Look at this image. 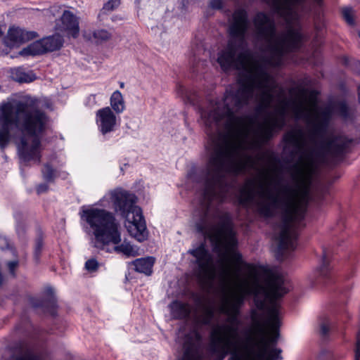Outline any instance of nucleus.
Returning <instances> with one entry per match:
<instances>
[{
	"instance_id": "35",
	"label": "nucleus",
	"mask_w": 360,
	"mask_h": 360,
	"mask_svg": "<svg viewBox=\"0 0 360 360\" xmlns=\"http://www.w3.org/2000/svg\"><path fill=\"white\" fill-rule=\"evenodd\" d=\"M354 353V360H360V329L356 333V341Z\"/></svg>"
},
{
	"instance_id": "37",
	"label": "nucleus",
	"mask_w": 360,
	"mask_h": 360,
	"mask_svg": "<svg viewBox=\"0 0 360 360\" xmlns=\"http://www.w3.org/2000/svg\"><path fill=\"white\" fill-rule=\"evenodd\" d=\"M330 331V326L328 323H322L320 327V333L323 337H326Z\"/></svg>"
},
{
	"instance_id": "20",
	"label": "nucleus",
	"mask_w": 360,
	"mask_h": 360,
	"mask_svg": "<svg viewBox=\"0 0 360 360\" xmlns=\"http://www.w3.org/2000/svg\"><path fill=\"white\" fill-rule=\"evenodd\" d=\"M182 360H202L197 347L191 340L184 343Z\"/></svg>"
},
{
	"instance_id": "39",
	"label": "nucleus",
	"mask_w": 360,
	"mask_h": 360,
	"mask_svg": "<svg viewBox=\"0 0 360 360\" xmlns=\"http://www.w3.org/2000/svg\"><path fill=\"white\" fill-rule=\"evenodd\" d=\"M86 105L90 107L97 105L96 94H91L87 98Z\"/></svg>"
},
{
	"instance_id": "38",
	"label": "nucleus",
	"mask_w": 360,
	"mask_h": 360,
	"mask_svg": "<svg viewBox=\"0 0 360 360\" xmlns=\"http://www.w3.org/2000/svg\"><path fill=\"white\" fill-rule=\"evenodd\" d=\"M48 190L49 186L46 182L39 184L36 188L38 195L46 193Z\"/></svg>"
},
{
	"instance_id": "13",
	"label": "nucleus",
	"mask_w": 360,
	"mask_h": 360,
	"mask_svg": "<svg viewBox=\"0 0 360 360\" xmlns=\"http://www.w3.org/2000/svg\"><path fill=\"white\" fill-rule=\"evenodd\" d=\"M34 37H35L34 32H27L18 27L12 26L9 27L4 37V44L10 49L18 48Z\"/></svg>"
},
{
	"instance_id": "41",
	"label": "nucleus",
	"mask_w": 360,
	"mask_h": 360,
	"mask_svg": "<svg viewBox=\"0 0 360 360\" xmlns=\"http://www.w3.org/2000/svg\"><path fill=\"white\" fill-rule=\"evenodd\" d=\"M8 241L6 237L0 236V248L4 250L8 248Z\"/></svg>"
},
{
	"instance_id": "24",
	"label": "nucleus",
	"mask_w": 360,
	"mask_h": 360,
	"mask_svg": "<svg viewBox=\"0 0 360 360\" xmlns=\"http://www.w3.org/2000/svg\"><path fill=\"white\" fill-rule=\"evenodd\" d=\"M238 314H239V309H238V307L235 310V314L231 315L229 318V322L231 323V325L229 326H231V327H232L233 328H236V330H238L237 326L240 323V321H239V319L238 318ZM225 326H227L226 325H225ZM236 333H237V331L232 332V331L222 330V331L219 332V335L223 336L222 334L235 335Z\"/></svg>"
},
{
	"instance_id": "11",
	"label": "nucleus",
	"mask_w": 360,
	"mask_h": 360,
	"mask_svg": "<svg viewBox=\"0 0 360 360\" xmlns=\"http://www.w3.org/2000/svg\"><path fill=\"white\" fill-rule=\"evenodd\" d=\"M96 122L98 131L104 136L115 131L118 125L117 118L110 107H105L97 110Z\"/></svg>"
},
{
	"instance_id": "23",
	"label": "nucleus",
	"mask_w": 360,
	"mask_h": 360,
	"mask_svg": "<svg viewBox=\"0 0 360 360\" xmlns=\"http://www.w3.org/2000/svg\"><path fill=\"white\" fill-rule=\"evenodd\" d=\"M15 220V231L18 236H23L26 233V225L22 220V214L20 212H16L13 214Z\"/></svg>"
},
{
	"instance_id": "16",
	"label": "nucleus",
	"mask_w": 360,
	"mask_h": 360,
	"mask_svg": "<svg viewBox=\"0 0 360 360\" xmlns=\"http://www.w3.org/2000/svg\"><path fill=\"white\" fill-rule=\"evenodd\" d=\"M170 313L174 320L188 319L191 313V305L188 302L175 300L169 304Z\"/></svg>"
},
{
	"instance_id": "32",
	"label": "nucleus",
	"mask_w": 360,
	"mask_h": 360,
	"mask_svg": "<svg viewBox=\"0 0 360 360\" xmlns=\"http://www.w3.org/2000/svg\"><path fill=\"white\" fill-rule=\"evenodd\" d=\"M278 239L296 242V240H297V233H292V232H285V231H281Z\"/></svg>"
},
{
	"instance_id": "21",
	"label": "nucleus",
	"mask_w": 360,
	"mask_h": 360,
	"mask_svg": "<svg viewBox=\"0 0 360 360\" xmlns=\"http://www.w3.org/2000/svg\"><path fill=\"white\" fill-rule=\"evenodd\" d=\"M110 106L117 114L122 113L125 109V103L122 93L117 90L114 91L110 99Z\"/></svg>"
},
{
	"instance_id": "3",
	"label": "nucleus",
	"mask_w": 360,
	"mask_h": 360,
	"mask_svg": "<svg viewBox=\"0 0 360 360\" xmlns=\"http://www.w3.org/2000/svg\"><path fill=\"white\" fill-rule=\"evenodd\" d=\"M257 183L258 181H245ZM274 183V191L266 190L267 202L258 204L260 215L270 218L274 210H281V231L292 232V225L302 221L310 202L321 207L329 204L333 198V181H260Z\"/></svg>"
},
{
	"instance_id": "26",
	"label": "nucleus",
	"mask_w": 360,
	"mask_h": 360,
	"mask_svg": "<svg viewBox=\"0 0 360 360\" xmlns=\"http://www.w3.org/2000/svg\"><path fill=\"white\" fill-rule=\"evenodd\" d=\"M295 241H288L278 239L277 257H278L280 255H282L283 252L289 248L294 250L295 248Z\"/></svg>"
},
{
	"instance_id": "6",
	"label": "nucleus",
	"mask_w": 360,
	"mask_h": 360,
	"mask_svg": "<svg viewBox=\"0 0 360 360\" xmlns=\"http://www.w3.org/2000/svg\"><path fill=\"white\" fill-rule=\"evenodd\" d=\"M110 199L115 212L134 225L136 230L134 237L139 242L147 240L146 221L141 209L135 205L136 196L127 191L115 189L111 192Z\"/></svg>"
},
{
	"instance_id": "29",
	"label": "nucleus",
	"mask_w": 360,
	"mask_h": 360,
	"mask_svg": "<svg viewBox=\"0 0 360 360\" xmlns=\"http://www.w3.org/2000/svg\"><path fill=\"white\" fill-rule=\"evenodd\" d=\"M342 14L344 19L349 25L354 24V10L352 8H343L342 10Z\"/></svg>"
},
{
	"instance_id": "17",
	"label": "nucleus",
	"mask_w": 360,
	"mask_h": 360,
	"mask_svg": "<svg viewBox=\"0 0 360 360\" xmlns=\"http://www.w3.org/2000/svg\"><path fill=\"white\" fill-rule=\"evenodd\" d=\"M11 78L18 83H30L37 78L35 74L32 70H27L22 67L11 68Z\"/></svg>"
},
{
	"instance_id": "28",
	"label": "nucleus",
	"mask_w": 360,
	"mask_h": 360,
	"mask_svg": "<svg viewBox=\"0 0 360 360\" xmlns=\"http://www.w3.org/2000/svg\"><path fill=\"white\" fill-rule=\"evenodd\" d=\"M115 249L116 251L122 252L128 257L136 255L133 246L130 243H122L121 245L116 246Z\"/></svg>"
},
{
	"instance_id": "33",
	"label": "nucleus",
	"mask_w": 360,
	"mask_h": 360,
	"mask_svg": "<svg viewBox=\"0 0 360 360\" xmlns=\"http://www.w3.org/2000/svg\"><path fill=\"white\" fill-rule=\"evenodd\" d=\"M9 274L13 277L16 276V269L19 266L18 260L9 261L6 263Z\"/></svg>"
},
{
	"instance_id": "34",
	"label": "nucleus",
	"mask_w": 360,
	"mask_h": 360,
	"mask_svg": "<svg viewBox=\"0 0 360 360\" xmlns=\"http://www.w3.org/2000/svg\"><path fill=\"white\" fill-rule=\"evenodd\" d=\"M13 360H41V359L38 355L27 351L25 355L17 356Z\"/></svg>"
},
{
	"instance_id": "44",
	"label": "nucleus",
	"mask_w": 360,
	"mask_h": 360,
	"mask_svg": "<svg viewBox=\"0 0 360 360\" xmlns=\"http://www.w3.org/2000/svg\"><path fill=\"white\" fill-rule=\"evenodd\" d=\"M238 304L240 305L243 304V299L242 297H240L238 299Z\"/></svg>"
},
{
	"instance_id": "10",
	"label": "nucleus",
	"mask_w": 360,
	"mask_h": 360,
	"mask_svg": "<svg viewBox=\"0 0 360 360\" xmlns=\"http://www.w3.org/2000/svg\"><path fill=\"white\" fill-rule=\"evenodd\" d=\"M204 188L202 193L203 202L210 206L214 200L224 203L227 200L228 191L222 187L225 181H204Z\"/></svg>"
},
{
	"instance_id": "12",
	"label": "nucleus",
	"mask_w": 360,
	"mask_h": 360,
	"mask_svg": "<svg viewBox=\"0 0 360 360\" xmlns=\"http://www.w3.org/2000/svg\"><path fill=\"white\" fill-rule=\"evenodd\" d=\"M215 316V310L214 307L212 304L202 305V314L201 316H197L195 320V326H196L192 330L193 336H187V339L185 341L187 342L188 340H192V342L195 345L198 349V354L201 356L199 351L198 345L194 342H201L202 340V336L199 331V328L202 326H210L212 323V321L214 319Z\"/></svg>"
},
{
	"instance_id": "18",
	"label": "nucleus",
	"mask_w": 360,
	"mask_h": 360,
	"mask_svg": "<svg viewBox=\"0 0 360 360\" xmlns=\"http://www.w3.org/2000/svg\"><path fill=\"white\" fill-rule=\"evenodd\" d=\"M155 263L153 257H147L136 259L132 262L134 266V270L136 272L144 274L146 276H150L153 274V267Z\"/></svg>"
},
{
	"instance_id": "19",
	"label": "nucleus",
	"mask_w": 360,
	"mask_h": 360,
	"mask_svg": "<svg viewBox=\"0 0 360 360\" xmlns=\"http://www.w3.org/2000/svg\"><path fill=\"white\" fill-rule=\"evenodd\" d=\"M44 245V233L42 229L39 227L36 231V238L33 248V259L36 264H39Z\"/></svg>"
},
{
	"instance_id": "9",
	"label": "nucleus",
	"mask_w": 360,
	"mask_h": 360,
	"mask_svg": "<svg viewBox=\"0 0 360 360\" xmlns=\"http://www.w3.org/2000/svg\"><path fill=\"white\" fill-rule=\"evenodd\" d=\"M30 304L33 308L42 309L44 313H47L53 317L58 315L57 298L53 289L50 286L44 289L41 297H32Z\"/></svg>"
},
{
	"instance_id": "14",
	"label": "nucleus",
	"mask_w": 360,
	"mask_h": 360,
	"mask_svg": "<svg viewBox=\"0 0 360 360\" xmlns=\"http://www.w3.org/2000/svg\"><path fill=\"white\" fill-rule=\"evenodd\" d=\"M316 285H328L335 282L333 271L330 266L328 253L326 249L323 250L321 265L314 271V281Z\"/></svg>"
},
{
	"instance_id": "7",
	"label": "nucleus",
	"mask_w": 360,
	"mask_h": 360,
	"mask_svg": "<svg viewBox=\"0 0 360 360\" xmlns=\"http://www.w3.org/2000/svg\"><path fill=\"white\" fill-rule=\"evenodd\" d=\"M188 252L196 259V276L200 283L205 285L210 284L214 278V268L213 257L205 243H200L196 248L189 250Z\"/></svg>"
},
{
	"instance_id": "8",
	"label": "nucleus",
	"mask_w": 360,
	"mask_h": 360,
	"mask_svg": "<svg viewBox=\"0 0 360 360\" xmlns=\"http://www.w3.org/2000/svg\"><path fill=\"white\" fill-rule=\"evenodd\" d=\"M63 38L56 34L34 41L20 51L21 56H35L46 52H51L60 49L63 44Z\"/></svg>"
},
{
	"instance_id": "40",
	"label": "nucleus",
	"mask_w": 360,
	"mask_h": 360,
	"mask_svg": "<svg viewBox=\"0 0 360 360\" xmlns=\"http://www.w3.org/2000/svg\"><path fill=\"white\" fill-rule=\"evenodd\" d=\"M210 5L213 8L219 9L222 7L223 2L222 0H211Z\"/></svg>"
},
{
	"instance_id": "42",
	"label": "nucleus",
	"mask_w": 360,
	"mask_h": 360,
	"mask_svg": "<svg viewBox=\"0 0 360 360\" xmlns=\"http://www.w3.org/2000/svg\"><path fill=\"white\" fill-rule=\"evenodd\" d=\"M193 297L195 299V302L198 305H202V297L199 296L198 294L193 292L192 293Z\"/></svg>"
},
{
	"instance_id": "25",
	"label": "nucleus",
	"mask_w": 360,
	"mask_h": 360,
	"mask_svg": "<svg viewBox=\"0 0 360 360\" xmlns=\"http://www.w3.org/2000/svg\"><path fill=\"white\" fill-rule=\"evenodd\" d=\"M92 35L93 39L96 42L108 41L111 37V34L108 30L104 29L95 30Z\"/></svg>"
},
{
	"instance_id": "46",
	"label": "nucleus",
	"mask_w": 360,
	"mask_h": 360,
	"mask_svg": "<svg viewBox=\"0 0 360 360\" xmlns=\"http://www.w3.org/2000/svg\"><path fill=\"white\" fill-rule=\"evenodd\" d=\"M358 94L359 96L360 97V85L358 86Z\"/></svg>"
},
{
	"instance_id": "43",
	"label": "nucleus",
	"mask_w": 360,
	"mask_h": 360,
	"mask_svg": "<svg viewBox=\"0 0 360 360\" xmlns=\"http://www.w3.org/2000/svg\"><path fill=\"white\" fill-rule=\"evenodd\" d=\"M265 1H303V0H264Z\"/></svg>"
},
{
	"instance_id": "45",
	"label": "nucleus",
	"mask_w": 360,
	"mask_h": 360,
	"mask_svg": "<svg viewBox=\"0 0 360 360\" xmlns=\"http://www.w3.org/2000/svg\"><path fill=\"white\" fill-rule=\"evenodd\" d=\"M179 91H181V96H183L184 94V91H185L184 89L182 86H181L179 89Z\"/></svg>"
},
{
	"instance_id": "4",
	"label": "nucleus",
	"mask_w": 360,
	"mask_h": 360,
	"mask_svg": "<svg viewBox=\"0 0 360 360\" xmlns=\"http://www.w3.org/2000/svg\"><path fill=\"white\" fill-rule=\"evenodd\" d=\"M266 319L262 321L264 318L263 314H259L256 309L250 311V318L254 327L259 331H263L265 326H270L275 329L276 337L271 339H266L262 338L257 342H252V339L247 335L245 341L247 345L245 346L246 350V358L238 353L236 350V343L230 340L226 336L219 335V332L222 330L236 332V329L231 326H217L212 329L210 333V342L209 345V351L212 355L215 356V360H224L228 354H231L228 360H280L282 359L281 356V349L273 347L277 342V337L279 335V327H276L275 324L268 323V309L271 307L269 300H266ZM280 321V319H278ZM280 326V324L278 325Z\"/></svg>"
},
{
	"instance_id": "5",
	"label": "nucleus",
	"mask_w": 360,
	"mask_h": 360,
	"mask_svg": "<svg viewBox=\"0 0 360 360\" xmlns=\"http://www.w3.org/2000/svg\"><path fill=\"white\" fill-rule=\"evenodd\" d=\"M79 216L93 230L94 247L99 250L110 243L118 245L121 242L119 224L114 214L105 210L83 205Z\"/></svg>"
},
{
	"instance_id": "22",
	"label": "nucleus",
	"mask_w": 360,
	"mask_h": 360,
	"mask_svg": "<svg viewBox=\"0 0 360 360\" xmlns=\"http://www.w3.org/2000/svg\"><path fill=\"white\" fill-rule=\"evenodd\" d=\"M255 199V193L252 189L243 188L240 191L239 195L237 196L238 205L243 207L249 206Z\"/></svg>"
},
{
	"instance_id": "36",
	"label": "nucleus",
	"mask_w": 360,
	"mask_h": 360,
	"mask_svg": "<svg viewBox=\"0 0 360 360\" xmlns=\"http://www.w3.org/2000/svg\"><path fill=\"white\" fill-rule=\"evenodd\" d=\"M197 230L199 233L204 234L205 236L209 238V235L212 233V229L207 232L205 225L202 223L197 224Z\"/></svg>"
},
{
	"instance_id": "1",
	"label": "nucleus",
	"mask_w": 360,
	"mask_h": 360,
	"mask_svg": "<svg viewBox=\"0 0 360 360\" xmlns=\"http://www.w3.org/2000/svg\"><path fill=\"white\" fill-rule=\"evenodd\" d=\"M219 219L217 224L212 227V233L209 235L213 250L218 253L222 252L223 250H225L226 253L230 252L231 260L238 269H243L253 278L252 292L255 295L254 304L256 308L258 310L266 309V300H269L271 307L268 309V323L278 327L280 306L277 300L288 292L283 287L282 276L266 265L244 261L242 255L235 250L238 241L231 214L224 212L219 216Z\"/></svg>"
},
{
	"instance_id": "30",
	"label": "nucleus",
	"mask_w": 360,
	"mask_h": 360,
	"mask_svg": "<svg viewBox=\"0 0 360 360\" xmlns=\"http://www.w3.org/2000/svg\"><path fill=\"white\" fill-rule=\"evenodd\" d=\"M43 176L46 180L57 178L56 172L49 165H46L42 169Z\"/></svg>"
},
{
	"instance_id": "27",
	"label": "nucleus",
	"mask_w": 360,
	"mask_h": 360,
	"mask_svg": "<svg viewBox=\"0 0 360 360\" xmlns=\"http://www.w3.org/2000/svg\"><path fill=\"white\" fill-rule=\"evenodd\" d=\"M121 4V0H109L103 6L101 13L107 14L117 9Z\"/></svg>"
},
{
	"instance_id": "2",
	"label": "nucleus",
	"mask_w": 360,
	"mask_h": 360,
	"mask_svg": "<svg viewBox=\"0 0 360 360\" xmlns=\"http://www.w3.org/2000/svg\"><path fill=\"white\" fill-rule=\"evenodd\" d=\"M48 121L36 98L27 95L9 96L0 104V147L5 148L13 139L23 161H39L41 136Z\"/></svg>"
},
{
	"instance_id": "31",
	"label": "nucleus",
	"mask_w": 360,
	"mask_h": 360,
	"mask_svg": "<svg viewBox=\"0 0 360 360\" xmlns=\"http://www.w3.org/2000/svg\"><path fill=\"white\" fill-rule=\"evenodd\" d=\"M85 269L90 273L96 272L99 267V263L95 258H91L85 262Z\"/></svg>"
},
{
	"instance_id": "15",
	"label": "nucleus",
	"mask_w": 360,
	"mask_h": 360,
	"mask_svg": "<svg viewBox=\"0 0 360 360\" xmlns=\"http://www.w3.org/2000/svg\"><path fill=\"white\" fill-rule=\"evenodd\" d=\"M57 30L65 32L68 36L77 37L79 33V20L77 17L70 11H64L62 16L56 24Z\"/></svg>"
}]
</instances>
